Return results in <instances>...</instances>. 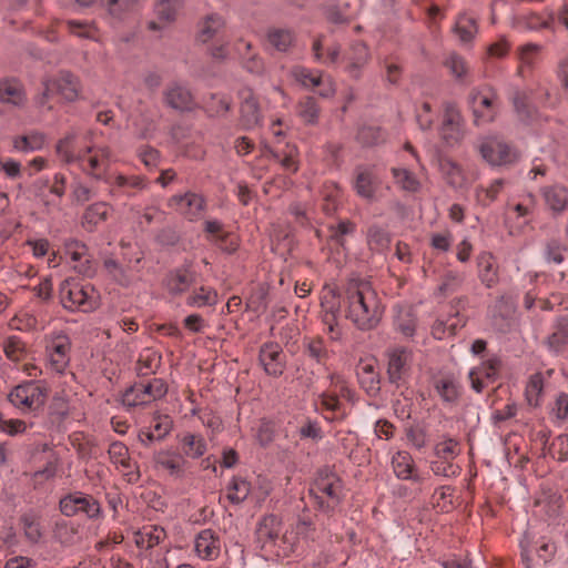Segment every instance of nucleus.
I'll return each mask as SVG.
<instances>
[{"label": "nucleus", "mask_w": 568, "mask_h": 568, "mask_svg": "<svg viewBox=\"0 0 568 568\" xmlns=\"http://www.w3.org/2000/svg\"><path fill=\"white\" fill-rule=\"evenodd\" d=\"M412 364V352L406 347H394L388 352L389 382L400 385L407 376Z\"/></svg>", "instance_id": "obj_21"}, {"label": "nucleus", "mask_w": 568, "mask_h": 568, "mask_svg": "<svg viewBox=\"0 0 568 568\" xmlns=\"http://www.w3.org/2000/svg\"><path fill=\"white\" fill-rule=\"evenodd\" d=\"M390 174L394 184L406 193H417L422 187V182L418 176L407 168L393 166Z\"/></svg>", "instance_id": "obj_37"}, {"label": "nucleus", "mask_w": 568, "mask_h": 568, "mask_svg": "<svg viewBox=\"0 0 568 568\" xmlns=\"http://www.w3.org/2000/svg\"><path fill=\"white\" fill-rule=\"evenodd\" d=\"M225 26L224 19L219 14L207 16L201 23L197 33V39L202 43L212 40L216 34L223 30Z\"/></svg>", "instance_id": "obj_48"}, {"label": "nucleus", "mask_w": 568, "mask_h": 568, "mask_svg": "<svg viewBox=\"0 0 568 568\" xmlns=\"http://www.w3.org/2000/svg\"><path fill=\"white\" fill-rule=\"evenodd\" d=\"M111 206L106 202H95L89 205L81 217V224L88 232H93L106 221Z\"/></svg>", "instance_id": "obj_36"}, {"label": "nucleus", "mask_w": 568, "mask_h": 568, "mask_svg": "<svg viewBox=\"0 0 568 568\" xmlns=\"http://www.w3.org/2000/svg\"><path fill=\"white\" fill-rule=\"evenodd\" d=\"M164 101L169 106L179 111H193L199 106L190 89L179 82L168 85L164 91Z\"/></svg>", "instance_id": "obj_23"}, {"label": "nucleus", "mask_w": 568, "mask_h": 568, "mask_svg": "<svg viewBox=\"0 0 568 568\" xmlns=\"http://www.w3.org/2000/svg\"><path fill=\"white\" fill-rule=\"evenodd\" d=\"M241 100V124L246 130H252L261 125L263 121V112L260 100L252 89L244 88L239 93Z\"/></svg>", "instance_id": "obj_19"}, {"label": "nucleus", "mask_w": 568, "mask_h": 568, "mask_svg": "<svg viewBox=\"0 0 568 568\" xmlns=\"http://www.w3.org/2000/svg\"><path fill=\"white\" fill-rule=\"evenodd\" d=\"M540 195L548 211L554 216L561 215L568 209V187L554 183L540 189Z\"/></svg>", "instance_id": "obj_24"}, {"label": "nucleus", "mask_w": 568, "mask_h": 568, "mask_svg": "<svg viewBox=\"0 0 568 568\" xmlns=\"http://www.w3.org/2000/svg\"><path fill=\"white\" fill-rule=\"evenodd\" d=\"M469 103L474 114V123L479 126L491 122L497 114V95L490 87L471 91Z\"/></svg>", "instance_id": "obj_11"}, {"label": "nucleus", "mask_w": 568, "mask_h": 568, "mask_svg": "<svg viewBox=\"0 0 568 568\" xmlns=\"http://www.w3.org/2000/svg\"><path fill=\"white\" fill-rule=\"evenodd\" d=\"M513 103L518 116L523 121L529 122L534 119L535 109L529 104L526 92L519 90L515 91L513 95Z\"/></svg>", "instance_id": "obj_59"}, {"label": "nucleus", "mask_w": 568, "mask_h": 568, "mask_svg": "<svg viewBox=\"0 0 568 568\" xmlns=\"http://www.w3.org/2000/svg\"><path fill=\"white\" fill-rule=\"evenodd\" d=\"M48 388L41 383L29 381L17 385L8 395L9 402L21 413H36L47 400Z\"/></svg>", "instance_id": "obj_6"}, {"label": "nucleus", "mask_w": 568, "mask_h": 568, "mask_svg": "<svg viewBox=\"0 0 568 568\" xmlns=\"http://www.w3.org/2000/svg\"><path fill=\"white\" fill-rule=\"evenodd\" d=\"M477 150L491 166H506L515 163L519 154L515 148L497 136H486L480 140Z\"/></svg>", "instance_id": "obj_9"}, {"label": "nucleus", "mask_w": 568, "mask_h": 568, "mask_svg": "<svg viewBox=\"0 0 568 568\" xmlns=\"http://www.w3.org/2000/svg\"><path fill=\"white\" fill-rule=\"evenodd\" d=\"M65 27L69 33L81 39L99 41V29L94 22L81 20H67Z\"/></svg>", "instance_id": "obj_49"}, {"label": "nucleus", "mask_w": 568, "mask_h": 568, "mask_svg": "<svg viewBox=\"0 0 568 568\" xmlns=\"http://www.w3.org/2000/svg\"><path fill=\"white\" fill-rule=\"evenodd\" d=\"M439 138L447 148H455L462 143L465 138V123L458 108L446 102L443 109V120L439 126Z\"/></svg>", "instance_id": "obj_10"}, {"label": "nucleus", "mask_w": 568, "mask_h": 568, "mask_svg": "<svg viewBox=\"0 0 568 568\" xmlns=\"http://www.w3.org/2000/svg\"><path fill=\"white\" fill-rule=\"evenodd\" d=\"M71 342L65 335L52 336L45 346V367L52 373L64 374L70 363Z\"/></svg>", "instance_id": "obj_12"}, {"label": "nucleus", "mask_w": 568, "mask_h": 568, "mask_svg": "<svg viewBox=\"0 0 568 568\" xmlns=\"http://www.w3.org/2000/svg\"><path fill=\"white\" fill-rule=\"evenodd\" d=\"M168 393V385L162 378H152L139 382L128 388L122 395V404L128 409L149 405L163 398Z\"/></svg>", "instance_id": "obj_7"}, {"label": "nucleus", "mask_w": 568, "mask_h": 568, "mask_svg": "<svg viewBox=\"0 0 568 568\" xmlns=\"http://www.w3.org/2000/svg\"><path fill=\"white\" fill-rule=\"evenodd\" d=\"M554 21L552 12H549L548 18H544L536 12H530L517 17L514 21V27L519 30L539 31L541 29H552Z\"/></svg>", "instance_id": "obj_40"}, {"label": "nucleus", "mask_w": 568, "mask_h": 568, "mask_svg": "<svg viewBox=\"0 0 568 568\" xmlns=\"http://www.w3.org/2000/svg\"><path fill=\"white\" fill-rule=\"evenodd\" d=\"M60 509L65 516L84 515L87 518L95 519L101 515L99 501L91 495L74 493L60 500Z\"/></svg>", "instance_id": "obj_14"}, {"label": "nucleus", "mask_w": 568, "mask_h": 568, "mask_svg": "<svg viewBox=\"0 0 568 568\" xmlns=\"http://www.w3.org/2000/svg\"><path fill=\"white\" fill-rule=\"evenodd\" d=\"M548 351L558 355L568 346V316L558 317L551 325V333L545 341Z\"/></svg>", "instance_id": "obj_33"}, {"label": "nucleus", "mask_w": 568, "mask_h": 568, "mask_svg": "<svg viewBox=\"0 0 568 568\" xmlns=\"http://www.w3.org/2000/svg\"><path fill=\"white\" fill-rule=\"evenodd\" d=\"M369 60L371 53L368 47L362 41L352 42L342 57L344 72L347 73L349 78L358 80Z\"/></svg>", "instance_id": "obj_16"}, {"label": "nucleus", "mask_w": 568, "mask_h": 568, "mask_svg": "<svg viewBox=\"0 0 568 568\" xmlns=\"http://www.w3.org/2000/svg\"><path fill=\"white\" fill-rule=\"evenodd\" d=\"M136 1L138 0H95L93 6L105 9L111 19L120 21L133 9Z\"/></svg>", "instance_id": "obj_46"}, {"label": "nucleus", "mask_w": 568, "mask_h": 568, "mask_svg": "<svg viewBox=\"0 0 568 568\" xmlns=\"http://www.w3.org/2000/svg\"><path fill=\"white\" fill-rule=\"evenodd\" d=\"M434 388L436 394L445 402V403H455L459 395L462 387L459 383L452 376H440L435 379Z\"/></svg>", "instance_id": "obj_43"}, {"label": "nucleus", "mask_w": 568, "mask_h": 568, "mask_svg": "<svg viewBox=\"0 0 568 568\" xmlns=\"http://www.w3.org/2000/svg\"><path fill=\"white\" fill-rule=\"evenodd\" d=\"M504 185L505 180L503 179H496L491 181V183L488 186L478 185L475 189V197L477 203L483 206L490 205L494 201L497 200Z\"/></svg>", "instance_id": "obj_51"}, {"label": "nucleus", "mask_w": 568, "mask_h": 568, "mask_svg": "<svg viewBox=\"0 0 568 568\" xmlns=\"http://www.w3.org/2000/svg\"><path fill=\"white\" fill-rule=\"evenodd\" d=\"M153 460L156 466L169 471L173 476H182L185 469L186 460L171 452V450H159L154 454Z\"/></svg>", "instance_id": "obj_38"}, {"label": "nucleus", "mask_w": 568, "mask_h": 568, "mask_svg": "<svg viewBox=\"0 0 568 568\" xmlns=\"http://www.w3.org/2000/svg\"><path fill=\"white\" fill-rule=\"evenodd\" d=\"M55 152L65 164H75L92 178L109 183L112 186L111 194L113 195H115L116 190H120L131 196L134 190H141L145 186L144 180L138 175L118 174L112 181L106 176L112 161V151L108 145L93 144V133L91 131L83 136L75 130L68 132L63 139L58 141Z\"/></svg>", "instance_id": "obj_1"}, {"label": "nucleus", "mask_w": 568, "mask_h": 568, "mask_svg": "<svg viewBox=\"0 0 568 568\" xmlns=\"http://www.w3.org/2000/svg\"><path fill=\"white\" fill-rule=\"evenodd\" d=\"M270 45L280 52H286L294 43V34L291 30L273 28L267 32Z\"/></svg>", "instance_id": "obj_52"}, {"label": "nucleus", "mask_w": 568, "mask_h": 568, "mask_svg": "<svg viewBox=\"0 0 568 568\" xmlns=\"http://www.w3.org/2000/svg\"><path fill=\"white\" fill-rule=\"evenodd\" d=\"M341 495L342 481L338 476L328 468L321 469L310 488V498L321 510L331 511L338 505Z\"/></svg>", "instance_id": "obj_5"}, {"label": "nucleus", "mask_w": 568, "mask_h": 568, "mask_svg": "<svg viewBox=\"0 0 568 568\" xmlns=\"http://www.w3.org/2000/svg\"><path fill=\"white\" fill-rule=\"evenodd\" d=\"M159 113L155 110H144L133 120L135 134L140 139H151L158 128Z\"/></svg>", "instance_id": "obj_39"}, {"label": "nucleus", "mask_w": 568, "mask_h": 568, "mask_svg": "<svg viewBox=\"0 0 568 568\" xmlns=\"http://www.w3.org/2000/svg\"><path fill=\"white\" fill-rule=\"evenodd\" d=\"M454 32L463 43L473 41L478 32L476 19L466 13L460 14L455 22Z\"/></svg>", "instance_id": "obj_50"}, {"label": "nucleus", "mask_w": 568, "mask_h": 568, "mask_svg": "<svg viewBox=\"0 0 568 568\" xmlns=\"http://www.w3.org/2000/svg\"><path fill=\"white\" fill-rule=\"evenodd\" d=\"M297 112L301 119L307 124L317 122L320 106L314 98H305L298 103Z\"/></svg>", "instance_id": "obj_61"}, {"label": "nucleus", "mask_w": 568, "mask_h": 568, "mask_svg": "<svg viewBox=\"0 0 568 568\" xmlns=\"http://www.w3.org/2000/svg\"><path fill=\"white\" fill-rule=\"evenodd\" d=\"M392 467L395 476L400 480H410L414 484L419 486L422 489L423 486L427 484L430 479L428 473H420L412 455L405 450H397L392 457Z\"/></svg>", "instance_id": "obj_15"}, {"label": "nucleus", "mask_w": 568, "mask_h": 568, "mask_svg": "<svg viewBox=\"0 0 568 568\" xmlns=\"http://www.w3.org/2000/svg\"><path fill=\"white\" fill-rule=\"evenodd\" d=\"M317 410L324 416L326 420L344 419L347 412L339 400L336 392H325L318 396L315 402Z\"/></svg>", "instance_id": "obj_31"}, {"label": "nucleus", "mask_w": 568, "mask_h": 568, "mask_svg": "<svg viewBox=\"0 0 568 568\" xmlns=\"http://www.w3.org/2000/svg\"><path fill=\"white\" fill-rule=\"evenodd\" d=\"M322 74L323 73L321 71H313L304 67H295L292 70L293 78L307 89H315Z\"/></svg>", "instance_id": "obj_63"}, {"label": "nucleus", "mask_w": 568, "mask_h": 568, "mask_svg": "<svg viewBox=\"0 0 568 568\" xmlns=\"http://www.w3.org/2000/svg\"><path fill=\"white\" fill-rule=\"evenodd\" d=\"M3 352L12 362H20L27 355L26 345L18 336H10L3 342Z\"/></svg>", "instance_id": "obj_60"}, {"label": "nucleus", "mask_w": 568, "mask_h": 568, "mask_svg": "<svg viewBox=\"0 0 568 568\" xmlns=\"http://www.w3.org/2000/svg\"><path fill=\"white\" fill-rule=\"evenodd\" d=\"M180 443L184 456L193 459L202 457L207 450L204 437L199 434L186 433L181 436Z\"/></svg>", "instance_id": "obj_45"}, {"label": "nucleus", "mask_w": 568, "mask_h": 568, "mask_svg": "<svg viewBox=\"0 0 568 568\" xmlns=\"http://www.w3.org/2000/svg\"><path fill=\"white\" fill-rule=\"evenodd\" d=\"M165 537L166 532L162 527L146 525L135 532V544L139 548L151 549L163 541Z\"/></svg>", "instance_id": "obj_41"}, {"label": "nucleus", "mask_w": 568, "mask_h": 568, "mask_svg": "<svg viewBox=\"0 0 568 568\" xmlns=\"http://www.w3.org/2000/svg\"><path fill=\"white\" fill-rule=\"evenodd\" d=\"M314 57L316 61L323 62L325 64H335L339 61L341 48L339 45L328 47L326 49V53L323 52V39L317 38L312 47Z\"/></svg>", "instance_id": "obj_55"}, {"label": "nucleus", "mask_w": 568, "mask_h": 568, "mask_svg": "<svg viewBox=\"0 0 568 568\" xmlns=\"http://www.w3.org/2000/svg\"><path fill=\"white\" fill-rule=\"evenodd\" d=\"M477 266L481 282L491 287L497 282V266L494 256L488 252H481L477 256Z\"/></svg>", "instance_id": "obj_47"}, {"label": "nucleus", "mask_w": 568, "mask_h": 568, "mask_svg": "<svg viewBox=\"0 0 568 568\" xmlns=\"http://www.w3.org/2000/svg\"><path fill=\"white\" fill-rule=\"evenodd\" d=\"M285 355L277 344H264L260 351V362L265 372L272 376H280L284 371Z\"/></svg>", "instance_id": "obj_30"}, {"label": "nucleus", "mask_w": 568, "mask_h": 568, "mask_svg": "<svg viewBox=\"0 0 568 568\" xmlns=\"http://www.w3.org/2000/svg\"><path fill=\"white\" fill-rule=\"evenodd\" d=\"M169 206L189 221H197L204 216L207 203L203 194L187 191L173 195L169 200Z\"/></svg>", "instance_id": "obj_13"}, {"label": "nucleus", "mask_w": 568, "mask_h": 568, "mask_svg": "<svg viewBox=\"0 0 568 568\" xmlns=\"http://www.w3.org/2000/svg\"><path fill=\"white\" fill-rule=\"evenodd\" d=\"M62 306L70 311H93L99 304V295L89 283L75 278L64 280L59 287Z\"/></svg>", "instance_id": "obj_4"}, {"label": "nucleus", "mask_w": 568, "mask_h": 568, "mask_svg": "<svg viewBox=\"0 0 568 568\" xmlns=\"http://www.w3.org/2000/svg\"><path fill=\"white\" fill-rule=\"evenodd\" d=\"M42 90L34 98L37 106L52 110L50 99L59 97L64 102H73L81 94V81L70 71H59L53 75L45 77L41 82Z\"/></svg>", "instance_id": "obj_3"}, {"label": "nucleus", "mask_w": 568, "mask_h": 568, "mask_svg": "<svg viewBox=\"0 0 568 568\" xmlns=\"http://www.w3.org/2000/svg\"><path fill=\"white\" fill-rule=\"evenodd\" d=\"M185 303L195 308L214 306L217 303V293L213 287L202 285L186 296Z\"/></svg>", "instance_id": "obj_44"}, {"label": "nucleus", "mask_w": 568, "mask_h": 568, "mask_svg": "<svg viewBox=\"0 0 568 568\" xmlns=\"http://www.w3.org/2000/svg\"><path fill=\"white\" fill-rule=\"evenodd\" d=\"M221 537L212 529H203L194 538V552L202 560H216L221 555Z\"/></svg>", "instance_id": "obj_22"}, {"label": "nucleus", "mask_w": 568, "mask_h": 568, "mask_svg": "<svg viewBox=\"0 0 568 568\" xmlns=\"http://www.w3.org/2000/svg\"><path fill=\"white\" fill-rule=\"evenodd\" d=\"M542 45L538 43H526L517 48L516 58L518 60L517 74L526 78L536 68L540 60Z\"/></svg>", "instance_id": "obj_29"}, {"label": "nucleus", "mask_w": 568, "mask_h": 568, "mask_svg": "<svg viewBox=\"0 0 568 568\" xmlns=\"http://www.w3.org/2000/svg\"><path fill=\"white\" fill-rule=\"evenodd\" d=\"M272 154L285 171L295 173L298 170L295 146L286 145L285 150H275Z\"/></svg>", "instance_id": "obj_58"}, {"label": "nucleus", "mask_w": 568, "mask_h": 568, "mask_svg": "<svg viewBox=\"0 0 568 568\" xmlns=\"http://www.w3.org/2000/svg\"><path fill=\"white\" fill-rule=\"evenodd\" d=\"M438 169L445 181L455 189L467 185L466 174L459 163L447 156L438 159Z\"/></svg>", "instance_id": "obj_35"}, {"label": "nucleus", "mask_w": 568, "mask_h": 568, "mask_svg": "<svg viewBox=\"0 0 568 568\" xmlns=\"http://www.w3.org/2000/svg\"><path fill=\"white\" fill-rule=\"evenodd\" d=\"M260 539L264 540V544L277 545L280 538V521L275 516L265 517L257 530Z\"/></svg>", "instance_id": "obj_53"}, {"label": "nucleus", "mask_w": 568, "mask_h": 568, "mask_svg": "<svg viewBox=\"0 0 568 568\" xmlns=\"http://www.w3.org/2000/svg\"><path fill=\"white\" fill-rule=\"evenodd\" d=\"M204 232L207 240L217 245L225 252H234L237 247V239L234 234L227 232L224 225L216 220H207L204 223Z\"/></svg>", "instance_id": "obj_28"}, {"label": "nucleus", "mask_w": 568, "mask_h": 568, "mask_svg": "<svg viewBox=\"0 0 568 568\" xmlns=\"http://www.w3.org/2000/svg\"><path fill=\"white\" fill-rule=\"evenodd\" d=\"M45 142V136L42 133L34 132L28 135L18 138L14 141V148L19 151H36L40 150Z\"/></svg>", "instance_id": "obj_64"}, {"label": "nucleus", "mask_w": 568, "mask_h": 568, "mask_svg": "<svg viewBox=\"0 0 568 568\" xmlns=\"http://www.w3.org/2000/svg\"><path fill=\"white\" fill-rule=\"evenodd\" d=\"M323 211L331 215L333 214L341 202V190L334 182H327L323 186Z\"/></svg>", "instance_id": "obj_54"}, {"label": "nucleus", "mask_w": 568, "mask_h": 568, "mask_svg": "<svg viewBox=\"0 0 568 568\" xmlns=\"http://www.w3.org/2000/svg\"><path fill=\"white\" fill-rule=\"evenodd\" d=\"M356 139L363 145L371 146L384 141L385 134L375 125H363L358 129Z\"/></svg>", "instance_id": "obj_62"}, {"label": "nucleus", "mask_w": 568, "mask_h": 568, "mask_svg": "<svg viewBox=\"0 0 568 568\" xmlns=\"http://www.w3.org/2000/svg\"><path fill=\"white\" fill-rule=\"evenodd\" d=\"M64 253L73 263V268L81 274L90 275L93 271L92 261L84 243L70 239L64 243Z\"/></svg>", "instance_id": "obj_26"}, {"label": "nucleus", "mask_w": 568, "mask_h": 568, "mask_svg": "<svg viewBox=\"0 0 568 568\" xmlns=\"http://www.w3.org/2000/svg\"><path fill=\"white\" fill-rule=\"evenodd\" d=\"M110 460L126 477L128 481L134 483L140 478L139 467L131 459L129 448L121 442H113L108 450Z\"/></svg>", "instance_id": "obj_20"}, {"label": "nucleus", "mask_w": 568, "mask_h": 568, "mask_svg": "<svg viewBox=\"0 0 568 568\" xmlns=\"http://www.w3.org/2000/svg\"><path fill=\"white\" fill-rule=\"evenodd\" d=\"M381 186V179L374 165H358L354 172L353 187L356 194L374 201Z\"/></svg>", "instance_id": "obj_18"}, {"label": "nucleus", "mask_w": 568, "mask_h": 568, "mask_svg": "<svg viewBox=\"0 0 568 568\" xmlns=\"http://www.w3.org/2000/svg\"><path fill=\"white\" fill-rule=\"evenodd\" d=\"M195 272L190 267H179L168 274L165 286L170 294L181 295L189 291L195 282Z\"/></svg>", "instance_id": "obj_32"}, {"label": "nucleus", "mask_w": 568, "mask_h": 568, "mask_svg": "<svg viewBox=\"0 0 568 568\" xmlns=\"http://www.w3.org/2000/svg\"><path fill=\"white\" fill-rule=\"evenodd\" d=\"M21 524L26 537L32 541H38L42 536L40 517L34 513H27L21 517Z\"/></svg>", "instance_id": "obj_57"}, {"label": "nucleus", "mask_w": 568, "mask_h": 568, "mask_svg": "<svg viewBox=\"0 0 568 568\" xmlns=\"http://www.w3.org/2000/svg\"><path fill=\"white\" fill-rule=\"evenodd\" d=\"M173 419L168 414L154 413L150 425L139 430V442L148 447L154 443L162 442L173 429Z\"/></svg>", "instance_id": "obj_17"}, {"label": "nucleus", "mask_w": 568, "mask_h": 568, "mask_svg": "<svg viewBox=\"0 0 568 568\" xmlns=\"http://www.w3.org/2000/svg\"><path fill=\"white\" fill-rule=\"evenodd\" d=\"M251 493V484L242 477H234L227 488V498L233 504L244 501Z\"/></svg>", "instance_id": "obj_56"}, {"label": "nucleus", "mask_w": 568, "mask_h": 568, "mask_svg": "<svg viewBox=\"0 0 568 568\" xmlns=\"http://www.w3.org/2000/svg\"><path fill=\"white\" fill-rule=\"evenodd\" d=\"M343 313L358 329L368 331L378 325L383 306L368 281L351 277L343 284Z\"/></svg>", "instance_id": "obj_2"}, {"label": "nucleus", "mask_w": 568, "mask_h": 568, "mask_svg": "<svg viewBox=\"0 0 568 568\" xmlns=\"http://www.w3.org/2000/svg\"><path fill=\"white\" fill-rule=\"evenodd\" d=\"M501 362L497 357L485 361L479 367L469 373L471 386L475 390L481 392L486 382L495 381L500 369Z\"/></svg>", "instance_id": "obj_34"}, {"label": "nucleus", "mask_w": 568, "mask_h": 568, "mask_svg": "<svg viewBox=\"0 0 568 568\" xmlns=\"http://www.w3.org/2000/svg\"><path fill=\"white\" fill-rule=\"evenodd\" d=\"M182 8L181 0H158L154 7V13L158 20L149 22V29L152 31H162L166 26L176 20L180 9Z\"/></svg>", "instance_id": "obj_27"}, {"label": "nucleus", "mask_w": 568, "mask_h": 568, "mask_svg": "<svg viewBox=\"0 0 568 568\" xmlns=\"http://www.w3.org/2000/svg\"><path fill=\"white\" fill-rule=\"evenodd\" d=\"M162 356L161 354L151 348H143L138 357L135 371L140 376H148L151 374H155L161 365Z\"/></svg>", "instance_id": "obj_42"}, {"label": "nucleus", "mask_w": 568, "mask_h": 568, "mask_svg": "<svg viewBox=\"0 0 568 568\" xmlns=\"http://www.w3.org/2000/svg\"><path fill=\"white\" fill-rule=\"evenodd\" d=\"M321 305L323 308V324L332 341H339L342 329L337 323V313L343 312V287L326 284L322 290Z\"/></svg>", "instance_id": "obj_8"}, {"label": "nucleus", "mask_w": 568, "mask_h": 568, "mask_svg": "<svg viewBox=\"0 0 568 568\" xmlns=\"http://www.w3.org/2000/svg\"><path fill=\"white\" fill-rule=\"evenodd\" d=\"M28 98L22 82L13 77L0 78V103L23 108Z\"/></svg>", "instance_id": "obj_25"}]
</instances>
